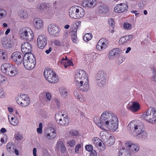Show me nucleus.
<instances>
[{"instance_id":"423d86ee","label":"nucleus","mask_w":156,"mask_h":156,"mask_svg":"<svg viewBox=\"0 0 156 156\" xmlns=\"http://www.w3.org/2000/svg\"><path fill=\"white\" fill-rule=\"evenodd\" d=\"M44 74L45 79L49 82L51 83H56L58 82V79L56 74L50 69H45Z\"/></svg>"},{"instance_id":"de8ad7c7","label":"nucleus","mask_w":156,"mask_h":156,"mask_svg":"<svg viewBox=\"0 0 156 156\" xmlns=\"http://www.w3.org/2000/svg\"><path fill=\"white\" fill-rule=\"evenodd\" d=\"M6 11L2 9H0V18L5 17L6 15Z\"/></svg>"},{"instance_id":"3c124183","label":"nucleus","mask_w":156,"mask_h":156,"mask_svg":"<svg viewBox=\"0 0 156 156\" xmlns=\"http://www.w3.org/2000/svg\"><path fill=\"white\" fill-rule=\"evenodd\" d=\"M108 23L109 25L112 26V28L114 27L115 24V22L112 19H109L108 20Z\"/></svg>"},{"instance_id":"7c9ffc66","label":"nucleus","mask_w":156,"mask_h":156,"mask_svg":"<svg viewBox=\"0 0 156 156\" xmlns=\"http://www.w3.org/2000/svg\"><path fill=\"white\" fill-rule=\"evenodd\" d=\"M119 156H132L130 152L125 149L120 150L119 151Z\"/></svg>"},{"instance_id":"f257e3e1","label":"nucleus","mask_w":156,"mask_h":156,"mask_svg":"<svg viewBox=\"0 0 156 156\" xmlns=\"http://www.w3.org/2000/svg\"><path fill=\"white\" fill-rule=\"evenodd\" d=\"M95 123L101 128L115 131L118 129V120L116 116L109 111L103 112L100 118L95 116L94 118Z\"/></svg>"},{"instance_id":"1a4fd4ad","label":"nucleus","mask_w":156,"mask_h":156,"mask_svg":"<svg viewBox=\"0 0 156 156\" xmlns=\"http://www.w3.org/2000/svg\"><path fill=\"white\" fill-rule=\"evenodd\" d=\"M106 73L103 71H99L96 76V82L100 87H104L105 84Z\"/></svg>"},{"instance_id":"603ef678","label":"nucleus","mask_w":156,"mask_h":156,"mask_svg":"<svg viewBox=\"0 0 156 156\" xmlns=\"http://www.w3.org/2000/svg\"><path fill=\"white\" fill-rule=\"evenodd\" d=\"M74 95L79 100H82V98H81V96L80 94L79 93H78L77 91H75L74 92Z\"/></svg>"},{"instance_id":"f8f14e48","label":"nucleus","mask_w":156,"mask_h":156,"mask_svg":"<svg viewBox=\"0 0 156 156\" xmlns=\"http://www.w3.org/2000/svg\"><path fill=\"white\" fill-rule=\"evenodd\" d=\"M48 31L50 34L54 37L59 35L60 30L59 27L55 24L49 25L48 27Z\"/></svg>"},{"instance_id":"4be33fe9","label":"nucleus","mask_w":156,"mask_h":156,"mask_svg":"<svg viewBox=\"0 0 156 156\" xmlns=\"http://www.w3.org/2000/svg\"><path fill=\"white\" fill-rule=\"evenodd\" d=\"M33 23L34 28L37 29H40L43 27V22L40 18H36L34 20Z\"/></svg>"},{"instance_id":"4468645a","label":"nucleus","mask_w":156,"mask_h":156,"mask_svg":"<svg viewBox=\"0 0 156 156\" xmlns=\"http://www.w3.org/2000/svg\"><path fill=\"white\" fill-rule=\"evenodd\" d=\"M47 39L44 35H40L37 40V47L41 49H43L47 42Z\"/></svg>"},{"instance_id":"aec40b11","label":"nucleus","mask_w":156,"mask_h":156,"mask_svg":"<svg viewBox=\"0 0 156 156\" xmlns=\"http://www.w3.org/2000/svg\"><path fill=\"white\" fill-rule=\"evenodd\" d=\"M77 6H75L70 8L69 10V16L73 19H78L77 14Z\"/></svg>"},{"instance_id":"c756f323","label":"nucleus","mask_w":156,"mask_h":156,"mask_svg":"<svg viewBox=\"0 0 156 156\" xmlns=\"http://www.w3.org/2000/svg\"><path fill=\"white\" fill-rule=\"evenodd\" d=\"M57 147L61 150V152L65 153L66 151V148L64 144L61 141H58L57 144Z\"/></svg>"},{"instance_id":"4c0bfd02","label":"nucleus","mask_w":156,"mask_h":156,"mask_svg":"<svg viewBox=\"0 0 156 156\" xmlns=\"http://www.w3.org/2000/svg\"><path fill=\"white\" fill-rule=\"evenodd\" d=\"M91 33H87L85 34L83 37V40L86 41H88L92 38V36L91 35Z\"/></svg>"},{"instance_id":"5701e85b","label":"nucleus","mask_w":156,"mask_h":156,"mask_svg":"<svg viewBox=\"0 0 156 156\" xmlns=\"http://www.w3.org/2000/svg\"><path fill=\"white\" fill-rule=\"evenodd\" d=\"M107 40L104 38L101 39L98 42L96 46L97 49L101 50L103 49H105L107 47V45L105 44Z\"/></svg>"},{"instance_id":"9b49d317","label":"nucleus","mask_w":156,"mask_h":156,"mask_svg":"<svg viewBox=\"0 0 156 156\" xmlns=\"http://www.w3.org/2000/svg\"><path fill=\"white\" fill-rule=\"evenodd\" d=\"M11 57L13 60L17 65L20 64L24 60L23 54L19 51H15L12 55Z\"/></svg>"},{"instance_id":"774afa93","label":"nucleus","mask_w":156,"mask_h":156,"mask_svg":"<svg viewBox=\"0 0 156 156\" xmlns=\"http://www.w3.org/2000/svg\"><path fill=\"white\" fill-rule=\"evenodd\" d=\"M37 149L36 148H34L33 149V154L34 156H37Z\"/></svg>"},{"instance_id":"cd10ccee","label":"nucleus","mask_w":156,"mask_h":156,"mask_svg":"<svg viewBox=\"0 0 156 156\" xmlns=\"http://www.w3.org/2000/svg\"><path fill=\"white\" fill-rule=\"evenodd\" d=\"M140 108L139 104L137 102H134L132 105L129 107V109L133 112H136Z\"/></svg>"},{"instance_id":"5fc2aeb1","label":"nucleus","mask_w":156,"mask_h":156,"mask_svg":"<svg viewBox=\"0 0 156 156\" xmlns=\"http://www.w3.org/2000/svg\"><path fill=\"white\" fill-rule=\"evenodd\" d=\"M153 74V75L151 76V79L154 81H156V70L154 71Z\"/></svg>"},{"instance_id":"680f3d73","label":"nucleus","mask_w":156,"mask_h":156,"mask_svg":"<svg viewBox=\"0 0 156 156\" xmlns=\"http://www.w3.org/2000/svg\"><path fill=\"white\" fill-rule=\"evenodd\" d=\"M11 144L13 145L12 143H8L7 145V148L8 151H10L11 150Z\"/></svg>"},{"instance_id":"6e6552de","label":"nucleus","mask_w":156,"mask_h":156,"mask_svg":"<svg viewBox=\"0 0 156 156\" xmlns=\"http://www.w3.org/2000/svg\"><path fill=\"white\" fill-rule=\"evenodd\" d=\"M75 78L76 84H79L80 82V83H82L83 82L87 81L88 80L85 72L82 69L76 71Z\"/></svg>"},{"instance_id":"c9c22d12","label":"nucleus","mask_w":156,"mask_h":156,"mask_svg":"<svg viewBox=\"0 0 156 156\" xmlns=\"http://www.w3.org/2000/svg\"><path fill=\"white\" fill-rule=\"evenodd\" d=\"M141 129V131L139 132V134L136 136L140 138V139H145L147 136V133L145 131Z\"/></svg>"},{"instance_id":"39448f33","label":"nucleus","mask_w":156,"mask_h":156,"mask_svg":"<svg viewBox=\"0 0 156 156\" xmlns=\"http://www.w3.org/2000/svg\"><path fill=\"white\" fill-rule=\"evenodd\" d=\"M20 34L21 38L27 41H30L33 39V32L27 27L23 28L21 29Z\"/></svg>"},{"instance_id":"a19ab883","label":"nucleus","mask_w":156,"mask_h":156,"mask_svg":"<svg viewBox=\"0 0 156 156\" xmlns=\"http://www.w3.org/2000/svg\"><path fill=\"white\" fill-rule=\"evenodd\" d=\"M87 57L88 59L91 60H93L96 57L95 56V53H92L88 55Z\"/></svg>"},{"instance_id":"bf43d9fd","label":"nucleus","mask_w":156,"mask_h":156,"mask_svg":"<svg viewBox=\"0 0 156 156\" xmlns=\"http://www.w3.org/2000/svg\"><path fill=\"white\" fill-rule=\"evenodd\" d=\"M75 141L73 140H70L68 144L71 147H73L75 144Z\"/></svg>"},{"instance_id":"0e129e2a","label":"nucleus","mask_w":156,"mask_h":156,"mask_svg":"<svg viewBox=\"0 0 156 156\" xmlns=\"http://www.w3.org/2000/svg\"><path fill=\"white\" fill-rule=\"evenodd\" d=\"M46 96L47 99L50 101L51 98V96L50 94L49 93L47 92L46 94Z\"/></svg>"},{"instance_id":"13d9d810","label":"nucleus","mask_w":156,"mask_h":156,"mask_svg":"<svg viewBox=\"0 0 156 156\" xmlns=\"http://www.w3.org/2000/svg\"><path fill=\"white\" fill-rule=\"evenodd\" d=\"M54 43L56 45L59 46L62 45V43L60 41L58 40H55L54 41Z\"/></svg>"},{"instance_id":"f3484780","label":"nucleus","mask_w":156,"mask_h":156,"mask_svg":"<svg viewBox=\"0 0 156 156\" xmlns=\"http://www.w3.org/2000/svg\"><path fill=\"white\" fill-rule=\"evenodd\" d=\"M128 9L127 5L125 3H120L118 5L114 8V11L116 13H122Z\"/></svg>"},{"instance_id":"052dcab7","label":"nucleus","mask_w":156,"mask_h":156,"mask_svg":"<svg viewBox=\"0 0 156 156\" xmlns=\"http://www.w3.org/2000/svg\"><path fill=\"white\" fill-rule=\"evenodd\" d=\"M5 94L4 92L3 89L0 88V97L3 98L5 97Z\"/></svg>"},{"instance_id":"a18cd8bd","label":"nucleus","mask_w":156,"mask_h":156,"mask_svg":"<svg viewBox=\"0 0 156 156\" xmlns=\"http://www.w3.org/2000/svg\"><path fill=\"white\" fill-rule=\"evenodd\" d=\"M123 26L125 29L128 30L132 28L131 25L128 23H124Z\"/></svg>"},{"instance_id":"f704fd0d","label":"nucleus","mask_w":156,"mask_h":156,"mask_svg":"<svg viewBox=\"0 0 156 156\" xmlns=\"http://www.w3.org/2000/svg\"><path fill=\"white\" fill-rule=\"evenodd\" d=\"M77 14L78 19L83 17L85 14L84 10L81 7L77 6Z\"/></svg>"},{"instance_id":"c03bdc74","label":"nucleus","mask_w":156,"mask_h":156,"mask_svg":"<svg viewBox=\"0 0 156 156\" xmlns=\"http://www.w3.org/2000/svg\"><path fill=\"white\" fill-rule=\"evenodd\" d=\"M4 51L3 50H0V59L4 60L5 58L6 55L5 54Z\"/></svg>"},{"instance_id":"ddd939ff","label":"nucleus","mask_w":156,"mask_h":156,"mask_svg":"<svg viewBox=\"0 0 156 156\" xmlns=\"http://www.w3.org/2000/svg\"><path fill=\"white\" fill-rule=\"evenodd\" d=\"M21 48L22 51L24 54V58H25L27 55L29 53H31L32 47L30 43L27 42H24L21 45Z\"/></svg>"},{"instance_id":"2f4dec72","label":"nucleus","mask_w":156,"mask_h":156,"mask_svg":"<svg viewBox=\"0 0 156 156\" xmlns=\"http://www.w3.org/2000/svg\"><path fill=\"white\" fill-rule=\"evenodd\" d=\"M26 57L27 58V59H25V60L30 61L33 63H36V58L32 53H29L27 55L26 57Z\"/></svg>"},{"instance_id":"dca6fc26","label":"nucleus","mask_w":156,"mask_h":156,"mask_svg":"<svg viewBox=\"0 0 156 156\" xmlns=\"http://www.w3.org/2000/svg\"><path fill=\"white\" fill-rule=\"evenodd\" d=\"M10 37H7L3 38L2 40V44L3 46L5 48H9L12 47V46L13 44L10 39L14 38L13 35L12 34L10 36Z\"/></svg>"},{"instance_id":"a878e982","label":"nucleus","mask_w":156,"mask_h":156,"mask_svg":"<svg viewBox=\"0 0 156 156\" xmlns=\"http://www.w3.org/2000/svg\"><path fill=\"white\" fill-rule=\"evenodd\" d=\"M121 52L120 49L119 48L113 49L109 52V57L112 58L113 57L117 56Z\"/></svg>"},{"instance_id":"412c9836","label":"nucleus","mask_w":156,"mask_h":156,"mask_svg":"<svg viewBox=\"0 0 156 156\" xmlns=\"http://www.w3.org/2000/svg\"><path fill=\"white\" fill-rule=\"evenodd\" d=\"M97 3L96 0H84L82 3L84 7H92Z\"/></svg>"},{"instance_id":"a211bd4d","label":"nucleus","mask_w":156,"mask_h":156,"mask_svg":"<svg viewBox=\"0 0 156 156\" xmlns=\"http://www.w3.org/2000/svg\"><path fill=\"white\" fill-rule=\"evenodd\" d=\"M88 82V80H87V81L83 82L82 83H81L80 84V82L79 84H76V85L79 90L86 92L87 91L89 88Z\"/></svg>"},{"instance_id":"49530a36","label":"nucleus","mask_w":156,"mask_h":156,"mask_svg":"<svg viewBox=\"0 0 156 156\" xmlns=\"http://www.w3.org/2000/svg\"><path fill=\"white\" fill-rule=\"evenodd\" d=\"M73 30L72 33H77V30L78 28V25L75 23L72 24Z\"/></svg>"},{"instance_id":"7ed1b4c3","label":"nucleus","mask_w":156,"mask_h":156,"mask_svg":"<svg viewBox=\"0 0 156 156\" xmlns=\"http://www.w3.org/2000/svg\"><path fill=\"white\" fill-rule=\"evenodd\" d=\"M1 69L2 72L10 76H14L18 74L17 68L11 64L5 63L2 65Z\"/></svg>"},{"instance_id":"ea45409f","label":"nucleus","mask_w":156,"mask_h":156,"mask_svg":"<svg viewBox=\"0 0 156 156\" xmlns=\"http://www.w3.org/2000/svg\"><path fill=\"white\" fill-rule=\"evenodd\" d=\"M76 34L77 33H72L71 35L72 40L73 42L75 43H77L76 41L77 40Z\"/></svg>"},{"instance_id":"37998d69","label":"nucleus","mask_w":156,"mask_h":156,"mask_svg":"<svg viewBox=\"0 0 156 156\" xmlns=\"http://www.w3.org/2000/svg\"><path fill=\"white\" fill-rule=\"evenodd\" d=\"M70 135L72 137L76 136L78 135V132L75 130H73L70 131L69 133Z\"/></svg>"},{"instance_id":"8fccbe9b","label":"nucleus","mask_w":156,"mask_h":156,"mask_svg":"<svg viewBox=\"0 0 156 156\" xmlns=\"http://www.w3.org/2000/svg\"><path fill=\"white\" fill-rule=\"evenodd\" d=\"M85 148L86 150L89 151H93V146L91 145H86Z\"/></svg>"},{"instance_id":"4d7b16f0","label":"nucleus","mask_w":156,"mask_h":156,"mask_svg":"<svg viewBox=\"0 0 156 156\" xmlns=\"http://www.w3.org/2000/svg\"><path fill=\"white\" fill-rule=\"evenodd\" d=\"M81 147V145L80 144H77L75 147V152L76 153H78L79 151V149Z\"/></svg>"},{"instance_id":"9d476101","label":"nucleus","mask_w":156,"mask_h":156,"mask_svg":"<svg viewBox=\"0 0 156 156\" xmlns=\"http://www.w3.org/2000/svg\"><path fill=\"white\" fill-rule=\"evenodd\" d=\"M17 103L20 106L25 107L28 106L30 103V99L27 94H21L16 98Z\"/></svg>"},{"instance_id":"393cba45","label":"nucleus","mask_w":156,"mask_h":156,"mask_svg":"<svg viewBox=\"0 0 156 156\" xmlns=\"http://www.w3.org/2000/svg\"><path fill=\"white\" fill-rule=\"evenodd\" d=\"M26 57L24 58V60L23 61V64L24 67L28 70H30L33 69L35 66V63H33L25 60Z\"/></svg>"},{"instance_id":"bb28decb","label":"nucleus","mask_w":156,"mask_h":156,"mask_svg":"<svg viewBox=\"0 0 156 156\" xmlns=\"http://www.w3.org/2000/svg\"><path fill=\"white\" fill-rule=\"evenodd\" d=\"M100 136L103 142L107 140L110 136L108 133L106 131H101L100 133Z\"/></svg>"},{"instance_id":"58836bf2","label":"nucleus","mask_w":156,"mask_h":156,"mask_svg":"<svg viewBox=\"0 0 156 156\" xmlns=\"http://www.w3.org/2000/svg\"><path fill=\"white\" fill-rule=\"evenodd\" d=\"M46 3H43L39 5L38 8L40 10V11H45L47 9V6Z\"/></svg>"},{"instance_id":"09e8293b","label":"nucleus","mask_w":156,"mask_h":156,"mask_svg":"<svg viewBox=\"0 0 156 156\" xmlns=\"http://www.w3.org/2000/svg\"><path fill=\"white\" fill-rule=\"evenodd\" d=\"M73 65V63L69 60H67L64 62V66L65 68L68 66Z\"/></svg>"},{"instance_id":"473e14b6","label":"nucleus","mask_w":156,"mask_h":156,"mask_svg":"<svg viewBox=\"0 0 156 156\" xmlns=\"http://www.w3.org/2000/svg\"><path fill=\"white\" fill-rule=\"evenodd\" d=\"M133 35H129L122 37L120 39V41L122 43L127 42L130 39H132L133 38Z\"/></svg>"},{"instance_id":"c85d7f7f","label":"nucleus","mask_w":156,"mask_h":156,"mask_svg":"<svg viewBox=\"0 0 156 156\" xmlns=\"http://www.w3.org/2000/svg\"><path fill=\"white\" fill-rule=\"evenodd\" d=\"M99 12L101 14H105L108 12L109 9L108 7L103 5H100L98 7Z\"/></svg>"},{"instance_id":"6e6d98bb","label":"nucleus","mask_w":156,"mask_h":156,"mask_svg":"<svg viewBox=\"0 0 156 156\" xmlns=\"http://www.w3.org/2000/svg\"><path fill=\"white\" fill-rule=\"evenodd\" d=\"M15 139L17 140H21L22 137L21 135L18 133L16 134L15 135Z\"/></svg>"},{"instance_id":"e433bc0d","label":"nucleus","mask_w":156,"mask_h":156,"mask_svg":"<svg viewBox=\"0 0 156 156\" xmlns=\"http://www.w3.org/2000/svg\"><path fill=\"white\" fill-rule=\"evenodd\" d=\"M11 124L13 126H16L19 123L18 119L15 117H12L11 120L9 121Z\"/></svg>"},{"instance_id":"79ce46f5","label":"nucleus","mask_w":156,"mask_h":156,"mask_svg":"<svg viewBox=\"0 0 156 156\" xmlns=\"http://www.w3.org/2000/svg\"><path fill=\"white\" fill-rule=\"evenodd\" d=\"M60 93L62 97H66L67 95V90L65 89H62L60 90Z\"/></svg>"},{"instance_id":"69168bd1","label":"nucleus","mask_w":156,"mask_h":156,"mask_svg":"<svg viewBox=\"0 0 156 156\" xmlns=\"http://www.w3.org/2000/svg\"><path fill=\"white\" fill-rule=\"evenodd\" d=\"M54 101L58 107H60V104L59 101L56 98L55 99Z\"/></svg>"},{"instance_id":"72a5a7b5","label":"nucleus","mask_w":156,"mask_h":156,"mask_svg":"<svg viewBox=\"0 0 156 156\" xmlns=\"http://www.w3.org/2000/svg\"><path fill=\"white\" fill-rule=\"evenodd\" d=\"M105 144L108 146H111L115 143V139L113 136H110L104 142Z\"/></svg>"},{"instance_id":"2eb2a0df","label":"nucleus","mask_w":156,"mask_h":156,"mask_svg":"<svg viewBox=\"0 0 156 156\" xmlns=\"http://www.w3.org/2000/svg\"><path fill=\"white\" fill-rule=\"evenodd\" d=\"M44 136L47 139L51 140L55 137L56 135L55 130L53 128H49L45 130Z\"/></svg>"},{"instance_id":"0eeeda50","label":"nucleus","mask_w":156,"mask_h":156,"mask_svg":"<svg viewBox=\"0 0 156 156\" xmlns=\"http://www.w3.org/2000/svg\"><path fill=\"white\" fill-rule=\"evenodd\" d=\"M55 119L56 122L61 126H66L69 123V117L60 112L55 114Z\"/></svg>"},{"instance_id":"6ab92c4d","label":"nucleus","mask_w":156,"mask_h":156,"mask_svg":"<svg viewBox=\"0 0 156 156\" xmlns=\"http://www.w3.org/2000/svg\"><path fill=\"white\" fill-rule=\"evenodd\" d=\"M126 144L128 149L131 152L136 153L140 149V147L138 144H132L130 142L127 143Z\"/></svg>"},{"instance_id":"b1692460","label":"nucleus","mask_w":156,"mask_h":156,"mask_svg":"<svg viewBox=\"0 0 156 156\" xmlns=\"http://www.w3.org/2000/svg\"><path fill=\"white\" fill-rule=\"evenodd\" d=\"M93 143L97 147H99L101 148V150H104L105 149V145L103 143L102 145L101 142L102 141L99 138L97 137H95L92 139Z\"/></svg>"},{"instance_id":"338daca9","label":"nucleus","mask_w":156,"mask_h":156,"mask_svg":"<svg viewBox=\"0 0 156 156\" xmlns=\"http://www.w3.org/2000/svg\"><path fill=\"white\" fill-rule=\"evenodd\" d=\"M52 51V48L51 47H50L47 50L45 51L46 53L48 54H49Z\"/></svg>"},{"instance_id":"20e7f679","label":"nucleus","mask_w":156,"mask_h":156,"mask_svg":"<svg viewBox=\"0 0 156 156\" xmlns=\"http://www.w3.org/2000/svg\"><path fill=\"white\" fill-rule=\"evenodd\" d=\"M141 118L150 123H154L156 121V110L154 108H150L142 115Z\"/></svg>"},{"instance_id":"f03ea898","label":"nucleus","mask_w":156,"mask_h":156,"mask_svg":"<svg viewBox=\"0 0 156 156\" xmlns=\"http://www.w3.org/2000/svg\"><path fill=\"white\" fill-rule=\"evenodd\" d=\"M144 125L139 120L132 121L128 125L127 128L129 132L134 136H136L139 132L144 129Z\"/></svg>"},{"instance_id":"e2e57ef3","label":"nucleus","mask_w":156,"mask_h":156,"mask_svg":"<svg viewBox=\"0 0 156 156\" xmlns=\"http://www.w3.org/2000/svg\"><path fill=\"white\" fill-rule=\"evenodd\" d=\"M90 156H97V153L95 150L92 151L90 153Z\"/></svg>"},{"instance_id":"864d4df0","label":"nucleus","mask_w":156,"mask_h":156,"mask_svg":"<svg viewBox=\"0 0 156 156\" xmlns=\"http://www.w3.org/2000/svg\"><path fill=\"white\" fill-rule=\"evenodd\" d=\"M20 16L24 18H26L27 16V14L26 11H23L21 12Z\"/></svg>"}]
</instances>
